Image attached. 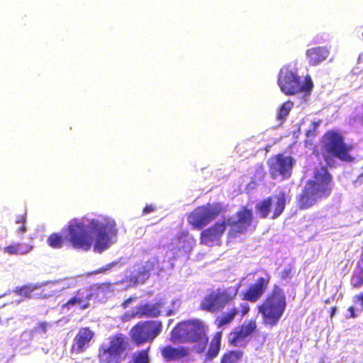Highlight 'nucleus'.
Listing matches in <instances>:
<instances>
[{"mask_svg":"<svg viewBox=\"0 0 363 363\" xmlns=\"http://www.w3.org/2000/svg\"><path fill=\"white\" fill-rule=\"evenodd\" d=\"M353 149L354 145L345 142V137L340 130H329L323 134L320 140V151L326 166L315 169L313 179L307 181L297 198L299 209H308L316 204L318 200L327 198L331 194L334 183L328 167H335V159L346 163L354 162L355 157L351 153Z\"/></svg>","mask_w":363,"mask_h":363,"instance_id":"1","label":"nucleus"},{"mask_svg":"<svg viewBox=\"0 0 363 363\" xmlns=\"http://www.w3.org/2000/svg\"><path fill=\"white\" fill-rule=\"evenodd\" d=\"M67 235L61 233H52L47 238L48 245L52 249H61L67 242L77 250L88 251L92 245V238L86 228V225L80 220L72 219L64 228Z\"/></svg>","mask_w":363,"mask_h":363,"instance_id":"2","label":"nucleus"},{"mask_svg":"<svg viewBox=\"0 0 363 363\" xmlns=\"http://www.w3.org/2000/svg\"><path fill=\"white\" fill-rule=\"evenodd\" d=\"M208 326L199 319H191L178 323L172 330L170 340L173 343H199L197 353H202L208 342Z\"/></svg>","mask_w":363,"mask_h":363,"instance_id":"3","label":"nucleus"},{"mask_svg":"<svg viewBox=\"0 0 363 363\" xmlns=\"http://www.w3.org/2000/svg\"><path fill=\"white\" fill-rule=\"evenodd\" d=\"M286 307V298L281 288L274 285L257 310L262 315V323L271 328L277 325L282 317Z\"/></svg>","mask_w":363,"mask_h":363,"instance_id":"4","label":"nucleus"},{"mask_svg":"<svg viewBox=\"0 0 363 363\" xmlns=\"http://www.w3.org/2000/svg\"><path fill=\"white\" fill-rule=\"evenodd\" d=\"M86 228L92 238L91 247L98 253L107 250L113 243L112 238L117 235L115 221L108 218L91 219Z\"/></svg>","mask_w":363,"mask_h":363,"instance_id":"5","label":"nucleus"},{"mask_svg":"<svg viewBox=\"0 0 363 363\" xmlns=\"http://www.w3.org/2000/svg\"><path fill=\"white\" fill-rule=\"evenodd\" d=\"M277 83L281 91L286 96H293L299 93L308 95L313 87V83L309 75L302 79L297 71L290 66H285L280 70Z\"/></svg>","mask_w":363,"mask_h":363,"instance_id":"6","label":"nucleus"},{"mask_svg":"<svg viewBox=\"0 0 363 363\" xmlns=\"http://www.w3.org/2000/svg\"><path fill=\"white\" fill-rule=\"evenodd\" d=\"M129 340L122 334L117 333L109 337L107 346H101L97 357L99 363H122L127 357Z\"/></svg>","mask_w":363,"mask_h":363,"instance_id":"7","label":"nucleus"},{"mask_svg":"<svg viewBox=\"0 0 363 363\" xmlns=\"http://www.w3.org/2000/svg\"><path fill=\"white\" fill-rule=\"evenodd\" d=\"M238 289L239 286H237L218 288L216 291H211L202 299L201 309L212 313L223 310L235 300Z\"/></svg>","mask_w":363,"mask_h":363,"instance_id":"8","label":"nucleus"},{"mask_svg":"<svg viewBox=\"0 0 363 363\" xmlns=\"http://www.w3.org/2000/svg\"><path fill=\"white\" fill-rule=\"evenodd\" d=\"M223 211L224 208L219 203L199 206L187 216V222L194 229L201 230Z\"/></svg>","mask_w":363,"mask_h":363,"instance_id":"9","label":"nucleus"},{"mask_svg":"<svg viewBox=\"0 0 363 363\" xmlns=\"http://www.w3.org/2000/svg\"><path fill=\"white\" fill-rule=\"evenodd\" d=\"M287 200L286 192L280 191L278 194L268 196L255 206V210L259 218L265 219L269 217L276 219L284 212Z\"/></svg>","mask_w":363,"mask_h":363,"instance_id":"10","label":"nucleus"},{"mask_svg":"<svg viewBox=\"0 0 363 363\" xmlns=\"http://www.w3.org/2000/svg\"><path fill=\"white\" fill-rule=\"evenodd\" d=\"M161 321L146 320L140 322L130 330V337L136 345L152 342L162 330Z\"/></svg>","mask_w":363,"mask_h":363,"instance_id":"11","label":"nucleus"},{"mask_svg":"<svg viewBox=\"0 0 363 363\" xmlns=\"http://www.w3.org/2000/svg\"><path fill=\"white\" fill-rule=\"evenodd\" d=\"M295 160L291 156L279 153L271 157L267 161L269 173L272 179L281 180L291 177Z\"/></svg>","mask_w":363,"mask_h":363,"instance_id":"12","label":"nucleus"},{"mask_svg":"<svg viewBox=\"0 0 363 363\" xmlns=\"http://www.w3.org/2000/svg\"><path fill=\"white\" fill-rule=\"evenodd\" d=\"M235 220L228 218L225 220L226 226H230L228 233L229 238H235L240 234L245 233L251 225L253 220L252 210L247 206H242L235 214Z\"/></svg>","mask_w":363,"mask_h":363,"instance_id":"13","label":"nucleus"},{"mask_svg":"<svg viewBox=\"0 0 363 363\" xmlns=\"http://www.w3.org/2000/svg\"><path fill=\"white\" fill-rule=\"evenodd\" d=\"M255 320L245 321L240 326L235 328L228 335V343L233 347L245 345V340L257 330Z\"/></svg>","mask_w":363,"mask_h":363,"instance_id":"14","label":"nucleus"},{"mask_svg":"<svg viewBox=\"0 0 363 363\" xmlns=\"http://www.w3.org/2000/svg\"><path fill=\"white\" fill-rule=\"evenodd\" d=\"M271 281V275L265 272L264 277H258L255 282L250 284L242 293V299L252 303H255L265 293Z\"/></svg>","mask_w":363,"mask_h":363,"instance_id":"15","label":"nucleus"},{"mask_svg":"<svg viewBox=\"0 0 363 363\" xmlns=\"http://www.w3.org/2000/svg\"><path fill=\"white\" fill-rule=\"evenodd\" d=\"M225 219L222 221H218L202 230L200 233V244L206 246H211L213 243L219 244L225 230Z\"/></svg>","mask_w":363,"mask_h":363,"instance_id":"16","label":"nucleus"},{"mask_svg":"<svg viewBox=\"0 0 363 363\" xmlns=\"http://www.w3.org/2000/svg\"><path fill=\"white\" fill-rule=\"evenodd\" d=\"M95 336V333L89 327L81 328L74 338L71 346L72 354H79L85 352L90 346Z\"/></svg>","mask_w":363,"mask_h":363,"instance_id":"17","label":"nucleus"},{"mask_svg":"<svg viewBox=\"0 0 363 363\" xmlns=\"http://www.w3.org/2000/svg\"><path fill=\"white\" fill-rule=\"evenodd\" d=\"M93 294L88 287L79 289L71 298L62 305V308L69 310L77 306L82 311L85 310L90 307V300Z\"/></svg>","mask_w":363,"mask_h":363,"instance_id":"18","label":"nucleus"},{"mask_svg":"<svg viewBox=\"0 0 363 363\" xmlns=\"http://www.w3.org/2000/svg\"><path fill=\"white\" fill-rule=\"evenodd\" d=\"M250 311V306L247 303H242L240 305V311L235 306L230 308L227 312L218 315L215 319L214 323L218 328H223L230 325L235 319L237 315L240 313L241 316H244Z\"/></svg>","mask_w":363,"mask_h":363,"instance_id":"19","label":"nucleus"},{"mask_svg":"<svg viewBox=\"0 0 363 363\" xmlns=\"http://www.w3.org/2000/svg\"><path fill=\"white\" fill-rule=\"evenodd\" d=\"M160 353L166 362H174L187 358L191 354V350L186 346L166 345L161 348Z\"/></svg>","mask_w":363,"mask_h":363,"instance_id":"20","label":"nucleus"},{"mask_svg":"<svg viewBox=\"0 0 363 363\" xmlns=\"http://www.w3.org/2000/svg\"><path fill=\"white\" fill-rule=\"evenodd\" d=\"M162 304L160 302L155 303H147L141 304L136 307L135 311L132 314V317L138 318H157L161 313Z\"/></svg>","mask_w":363,"mask_h":363,"instance_id":"21","label":"nucleus"},{"mask_svg":"<svg viewBox=\"0 0 363 363\" xmlns=\"http://www.w3.org/2000/svg\"><path fill=\"white\" fill-rule=\"evenodd\" d=\"M159 261L156 257H151L145 262H141L135 265L134 272L137 278L147 279L151 272L156 270Z\"/></svg>","mask_w":363,"mask_h":363,"instance_id":"22","label":"nucleus"},{"mask_svg":"<svg viewBox=\"0 0 363 363\" xmlns=\"http://www.w3.org/2000/svg\"><path fill=\"white\" fill-rule=\"evenodd\" d=\"M329 55V50L325 47H315L306 50L308 64L311 66L319 65L325 60Z\"/></svg>","mask_w":363,"mask_h":363,"instance_id":"23","label":"nucleus"},{"mask_svg":"<svg viewBox=\"0 0 363 363\" xmlns=\"http://www.w3.org/2000/svg\"><path fill=\"white\" fill-rule=\"evenodd\" d=\"M222 338V332H216L210 342L208 349L206 353V359L207 360H212L216 357L220 350Z\"/></svg>","mask_w":363,"mask_h":363,"instance_id":"24","label":"nucleus"},{"mask_svg":"<svg viewBox=\"0 0 363 363\" xmlns=\"http://www.w3.org/2000/svg\"><path fill=\"white\" fill-rule=\"evenodd\" d=\"M244 357V352L241 350H228L220 358V363H240Z\"/></svg>","mask_w":363,"mask_h":363,"instance_id":"25","label":"nucleus"},{"mask_svg":"<svg viewBox=\"0 0 363 363\" xmlns=\"http://www.w3.org/2000/svg\"><path fill=\"white\" fill-rule=\"evenodd\" d=\"M33 247L28 244L13 243L3 248V252L9 255H23L29 252Z\"/></svg>","mask_w":363,"mask_h":363,"instance_id":"26","label":"nucleus"},{"mask_svg":"<svg viewBox=\"0 0 363 363\" xmlns=\"http://www.w3.org/2000/svg\"><path fill=\"white\" fill-rule=\"evenodd\" d=\"M150 350L148 347L146 349L138 351L132 355L131 363H150Z\"/></svg>","mask_w":363,"mask_h":363,"instance_id":"27","label":"nucleus"},{"mask_svg":"<svg viewBox=\"0 0 363 363\" xmlns=\"http://www.w3.org/2000/svg\"><path fill=\"white\" fill-rule=\"evenodd\" d=\"M293 106L294 103L290 100H288L283 103L278 110L277 116V119L281 122L285 121L286 117L289 116L290 111H291Z\"/></svg>","mask_w":363,"mask_h":363,"instance_id":"28","label":"nucleus"},{"mask_svg":"<svg viewBox=\"0 0 363 363\" xmlns=\"http://www.w3.org/2000/svg\"><path fill=\"white\" fill-rule=\"evenodd\" d=\"M37 285L26 284L22 286H18L15 289L14 291L16 294L27 298L31 297V294L38 289Z\"/></svg>","mask_w":363,"mask_h":363,"instance_id":"29","label":"nucleus"},{"mask_svg":"<svg viewBox=\"0 0 363 363\" xmlns=\"http://www.w3.org/2000/svg\"><path fill=\"white\" fill-rule=\"evenodd\" d=\"M351 285L354 288H360L363 286V274L355 273L352 275Z\"/></svg>","mask_w":363,"mask_h":363,"instance_id":"30","label":"nucleus"},{"mask_svg":"<svg viewBox=\"0 0 363 363\" xmlns=\"http://www.w3.org/2000/svg\"><path fill=\"white\" fill-rule=\"evenodd\" d=\"M16 223L17 224H20L19 228L17 229V231L19 233H23L26 231V227L25 225L26 223V216L24 215H20L17 217L16 220Z\"/></svg>","mask_w":363,"mask_h":363,"instance_id":"31","label":"nucleus"},{"mask_svg":"<svg viewBox=\"0 0 363 363\" xmlns=\"http://www.w3.org/2000/svg\"><path fill=\"white\" fill-rule=\"evenodd\" d=\"M293 277V272L291 267L285 268L281 273V279L284 280L290 279Z\"/></svg>","mask_w":363,"mask_h":363,"instance_id":"32","label":"nucleus"},{"mask_svg":"<svg viewBox=\"0 0 363 363\" xmlns=\"http://www.w3.org/2000/svg\"><path fill=\"white\" fill-rule=\"evenodd\" d=\"M156 210V206L154 204H147L143 210V214H148L150 213H152Z\"/></svg>","mask_w":363,"mask_h":363,"instance_id":"33","label":"nucleus"},{"mask_svg":"<svg viewBox=\"0 0 363 363\" xmlns=\"http://www.w3.org/2000/svg\"><path fill=\"white\" fill-rule=\"evenodd\" d=\"M353 302L354 303L359 302L360 305H361V308H362V310H363V292L355 295L353 297Z\"/></svg>","mask_w":363,"mask_h":363,"instance_id":"34","label":"nucleus"},{"mask_svg":"<svg viewBox=\"0 0 363 363\" xmlns=\"http://www.w3.org/2000/svg\"><path fill=\"white\" fill-rule=\"evenodd\" d=\"M356 267L357 268V272L363 274V252L360 256V260L357 262Z\"/></svg>","mask_w":363,"mask_h":363,"instance_id":"35","label":"nucleus"},{"mask_svg":"<svg viewBox=\"0 0 363 363\" xmlns=\"http://www.w3.org/2000/svg\"><path fill=\"white\" fill-rule=\"evenodd\" d=\"M48 323L46 322H40L38 323V328L43 333L47 331Z\"/></svg>","mask_w":363,"mask_h":363,"instance_id":"36","label":"nucleus"},{"mask_svg":"<svg viewBox=\"0 0 363 363\" xmlns=\"http://www.w3.org/2000/svg\"><path fill=\"white\" fill-rule=\"evenodd\" d=\"M347 310L350 313V318H355L357 316L354 306H350Z\"/></svg>","mask_w":363,"mask_h":363,"instance_id":"37","label":"nucleus"},{"mask_svg":"<svg viewBox=\"0 0 363 363\" xmlns=\"http://www.w3.org/2000/svg\"><path fill=\"white\" fill-rule=\"evenodd\" d=\"M133 301V298L130 297L127 299H125L123 303H122V306L123 308H127L129 304L132 302Z\"/></svg>","mask_w":363,"mask_h":363,"instance_id":"38","label":"nucleus"},{"mask_svg":"<svg viewBox=\"0 0 363 363\" xmlns=\"http://www.w3.org/2000/svg\"><path fill=\"white\" fill-rule=\"evenodd\" d=\"M257 173L259 174V178L263 179L265 176L266 172L264 170L263 167H260L259 169L257 170Z\"/></svg>","mask_w":363,"mask_h":363,"instance_id":"39","label":"nucleus"},{"mask_svg":"<svg viewBox=\"0 0 363 363\" xmlns=\"http://www.w3.org/2000/svg\"><path fill=\"white\" fill-rule=\"evenodd\" d=\"M116 264V263L114 262H112V263H110V264H108L104 268L101 269L99 270L100 272H104L106 270H109L113 266H114Z\"/></svg>","mask_w":363,"mask_h":363,"instance_id":"40","label":"nucleus"},{"mask_svg":"<svg viewBox=\"0 0 363 363\" xmlns=\"http://www.w3.org/2000/svg\"><path fill=\"white\" fill-rule=\"evenodd\" d=\"M363 181V174L359 175L357 179L354 182V184L356 185L357 183L361 184Z\"/></svg>","mask_w":363,"mask_h":363,"instance_id":"41","label":"nucleus"},{"mask_svg":"<svg viewBox=\"0 0 363 363\" xmlns=\"http://www.w3.org/2000/svg\"><path fill=\"white\" fill-rule=\"evenodd\" d=\"M335 312H336V308L335 307L330 308V316L332 318L335 315Z\"/></svg>","mask_w":363,"mask_h":363,"instance_id":"42","label":"nucleus"},{"mask_svg":"<svg viewBox=\"0 0 363 363\" xmlns=\"http://www.w3.org/2000/svg\"><path fill=\"white\" fill-rule=\"evenodd\" d=\"M189 241L190 242V244H189V249H191L192 247V245L194 244V239L192 238H188Z\"/></svg>","mask_w":363,"mask_h":363,"instance_id":"43","label":"nucleus"},{"mask_svg":"<svg viewBox=\"0 0 363 363\" xmlns=\"http://www.w3.org/2000/svg\"><path fill=\"white\" fill-rule=\"evenodd\" d=\"M358 60L359 62H363V52L359 55Z\"/></svg>","mask_w":363,"mask_h":363,"instance_id":"44","label":"nucleus"},{"mask_svg":"<svg viewBox=\"0 0 363 363\" xmlns=\"http://www.w3.org/2000/svg\"><path fill=\"white\" fill-rule=\"evenodd\" d=\"M361 122H362V124L363 125V116L362 117Z\"/></svg>","mask_w":363,"mask_h":363,"instance_id":"45","label":"nucleus"},{"mask_svg":"<svg viewBox=\"0 0 363 363\" xmlns=\"http://www.w3.org/2000/svg\"><path fill=\"white\" fill-rule=\"evenodd\" d=\"M328 302H329V301H328V300H326V301H325V303H328Z\"/></svg>","mask_w":363,"mask_h":363,"instance_id":"46","label":"nucleus"},{"mask_svg":"<svg viewBox=\"0 0 363 363\" xmlns=\"http://www.w3.org/2000/svg\"><path fill=\"white\" fill-rule=\"evenodd\" d=\"M362 36H363V32H362Z\"/></svg>","mask_w":363,"mask_h":363,"instance_id":"47","label":"nucleus"}]
</instances>
